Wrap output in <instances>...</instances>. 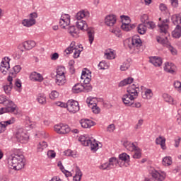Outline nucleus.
<instances>
[{
  "label": "nucleus",
  "mask_w": 181,
  "mask_h": 181,
  "mask_svg": "<svg viewBox=\"0 0 181 181\" xmlns=\"http://www.w3.org/2000/svg\"><path fill=\"white\" fill-rule=\"evenodd\" d=\"M0 103H4L5 107L0 108V115L5 113H13L16 116H21L22 112L18 107L14 104V103L6 98V95H0Z\"/></svg>",
  "instance_id": "1"
},
{
  "label": "nucleus",
  "mask_w": 181,
  "mask_h": 181,
  "mask_svg": "<svg viewBox=\"0 0 181 181\" xmlns=\"http://www.w3.org/2000/svg\"><path fill=\"white\" fill-rule=\"evenodd\" d=\"M25 165V159L23 155L21 153H14L8 159V165L11 169L16 170H21L24 168Z\"/></svg>",
  "instance_id": "2"
},
{
  "label": "nucleus",
  "mask_w": 181,
  "mask_h": 181,
  "mask_svg": "<svg viewBox=\"0 0 181 181\" xmlns=\"http://www.w3.org/2000/svg\"><path fill=\"white\" fill-rule=\"evenodd\" d=\"M89 16H90V13L86 10H82L81 11L77 12L75 18L77 21L76 22V25L78 30H88V27L86 21L83 19H88Z\"/></svg>",
  "instance_id": "3"
},
{
  "label": "nucleus",
  "mask_w": 181,
  "mask_h": 181,
  "mask_svg": "<svg viewBox=\"0 0 181 181\" xmlns=\"http://www.w3.org/2000/svg\"><path fill=\"white\" fill-rule=\"evenodd\" d=\"M78 140L81 141L82 145L84 146H90V149L93 151H96L99 147H101L98 144V141H96L93 138L90 139L89 137L86 136V135L81 136L79 137Z\"/></svg>",
  "instance_id": "4"
},
{
  "label": "nucleus",
  "mask_w": 181,
  "mask_h": 181,
  "mask_svg": "<svg viewBox=\"0 0 181 181\" xmlns=\"http://www.w3.org/2000/svg\"><path fill=\"white\" fill-rule=\"evenodd\" d=\"M142 41L138 35H134L132 39V43L129 48L132 53H139L141 51Z\"/></svg>",
  "instance_id": "5"
},
{
  "label": "nucleus",
  "mask_w": 181,
  "mask_h": 181,
  "mask_svg": "<svg viewBox=\"0 0 181 181\" xmlns=\"http://www.w3.org/2000/svg\"><path fill=\"white\" fill-rule=\"evenodd\" d=\"M83 51L81 45H76V42H72L71 45L65 49V52L69 54L74 52V58L78 59L80 57L81 52Z\"/></svg>",
  "instance_id": "6"
},
{
  "label": "nucleus",
  "mask_w": 181,
  "mask_h": 181,
  "mask_svg": "<svg viewBox=\"0 0 181 181\" xmlns=\"http://www.w3.org/2000/svg\"><path fill=\"white\" fill-rule=\"evenodd\" d=\"M14 138L16 139L18 142L25 144L29 139V136L26 130L23 127H18L16 132H14Z\"/></svg>",
  "instance_id": "7"
},
{
  "label": "nucleus",
  "mask_w": 181,
  "mask_h": 181,
  "mask_svg": "<svg viewBox=\"0 0 181 181\" xmlns=\"http://www.w3.org/2000/svg\"><path fill=\"white\" fill-rule=\"evenodd\" d=\"M38 15L37 12H33L30 13L29 18L23 19L21 24L25 28H30L37 23L36 19L37 18Z\"/></svg>",
  "instance_id": "8"
},
{
  "label": "nucleus",
  "mask_w": 181,
  "mask_h": 181,
  "mask_svg": "<svg viewBox=\"0 0 181 181\" xmlns=\"http://www.w3.org/2000/svg\"><path fill=\"white\" fill-rule=\"evenodd\" d=\"M156 41L160 45H163L164 47H167L169 51L171 52L172 55L176 56L177 54V51L176 48H174L170 45L168 40V37H165L164 38L162 37H156Z\"/></svg>",
  "instance_id": "9"
},
{
  "label": "nucleus",
  "mask_w": 181,
  "mask_h": 181,
  "mask_svg": "<svg viewBox=\"0 0 181 181\" xmlns=\"http://www.w3.org/2000/svg\"><path fill=\"white\" fill-rule=\"evenodd\" d=\"M66 109L69 112L76 114L80 110L78 102L74 100H69L67 101Z\"/></svg>",
  "instance_id": "10"
},
{
  "label": "nucleus",
  "mask_w": 181,
  "mask_h": 181,
  "mask_svg": "<svg viewBox=\"0 0 181 181\" xmlns=\"http://www.w3.org/2000/svg\"><path fill=\"white\" fill-rule=\"evenodd\" d=\"M54 131L59 134H66L71 132V128L69 125L58 124L54 126Z\"/></svg>",
  "instance_id": "11"
},
{
  "label": "nucleus",
  "mask_w": 181,
  "mask_h": 181,
  "mask_svg": "<svg viewBox=\"0 0 181 181\" xmlns=\"http://www.w3.org/2000/svg\"><path fill=\"white\" fill-rule=\"evenodd\" d=\"M10 69V59L8 57H4L1 63L0 72L4 75H6Z\"/></svg>",
  "instance_id": "12"
},
{
  "label": "nucleus",
  "mask_w": 181,
  "mask_h": 181,
  "mask_svg": "<svg viewBox=\"0 0 181 181\" xmlns=\"http://www.w3.org/2000/svg\"><path fill=\"white\" fill-rule=\"evenodd\" d=\"M119 167L120 168H127L129 165L130 157L126 153H122L119 156Z\"/></svg>",
  "instance_id": "13"
},
{
  "label": "nucleus",
  "mask_w": 181,
  "mask_h": 181,
  "mask_svg": "<svg viewBox=\"0 0 181 181\" xmlns=\"http://www.w3.org/2000/svg\"><path fill=\"white\" fill-rule=\"evenodd\" d=\"M71 23V16L69 14H62L59 19V25L62 29H66Z\"/></svg>",
  "instance_id": "14"
},
{
  "label": "nucleus",
  "mask_w": 181,
  "mask_h": 181,
  "mask_svg": "<svg viewBox=\"0 0 181 181\" xmlns=\"http://www.w3.org/2000/svg\"><path fill=\"white\" fill-rule=\"evenodd\" d=\"M151 176L155 181H164L166 178V173L154 170L151 172Z\"/></svg>",
  "instance_id": "15"
},
{
  "label": "nucleus",
  "mask_w": 181,
  "mask_h": 181,
  "mask_svg": "<svg viewBox=\"0 0 181 181\" xmlns=\"http://www.w3.org/2000/svg\"><path fill=\"white\" fill-rule=\"evenodd\" d=\"M13 76H8V82L3 86V88L6 95H10V93L12 92L13 88Z\"/></svg>",
  "instance_id": "16"
},
{
  "label": "nucleus",
  "mask_w": 181,
  "mask_h": 181,
  "mask_svg": "<svg viewBox=\"0 0 181 181\" xmlns=\"http://www.w3.org/2000/svg\"><path fill=\"white\" fill-rule=\"evenodd\" d=\"M137 97H135L132 95H130L126 93L125 94L123 95L122 100L125 105L131 106L134 104V100Z\"/></svg>",
  "instance_id": "17"
},
{
  "label": "nucleus",
  "mask_w": 181,
  "mask_h": 181,
  "mask_svg": "<svg viewBox=\"0 0 181 181\" xmlns=\"http://www.w3.org/2000/svg\"><path fill=\"white\" fill-rule=\"evenodd\" d=\"M139 92H140L139 85H135V84L130 85L127 90V93H128L130 95H134L136 98L138 97Z\"/></svg>",
  "instance_id": "18"
},
{
  "label": "nucleus",
  "mask_w": 181,
  "mask_h": 181,
  "mask_svg": "<svg viewBox=\"0 0 181 181\" xmlns=\"http://www.w3.org/2000/svg\"><path fill=\"white\" fill-rule=\"evenodd\" d=\"M16 122V119L12 117L9 120L1 121L0 122V134L6 132L7 127L8 125H12Z\"/></svg>",
  "instance_id": "19"
},
{
  "label": "nucleus",
  "mask_w": 181,
  "mask_h": 181,
  "mask_svg": "<svg viewBox=\"0 0 181 181\" xmlns=\"http://www.w3.org/2000/svg\"><path fill=\"white\" fill-rule=\"evenodd\" d=\"M90 74L91 72L88 69H85L83 71H82L81 81L83 82L84 84H88L91 80Z\"/></svg>",
  "instance_id": "20"
},
{
  "label": "nucleus",
  "mask_w": 181,
  "mask_h": 181,
  "mask_svg": "<svg viewBox=\"0 0 181 181\" xmlns=\"http://www.w3.org/2000/svg\"><path fill=\"white\" fill-rule=\"evenodd\" d=\"M105 23L107 26L112 27L117 23V16L115 15H107L105 18Z\"/></svg>",
  "instance_id": "21"
},
{
  "label": "nucleus",
  "mask_w": 181,
  "mask_h": 181,
  "mask_svg": "<svg viewBox=\"0 0 181 181\" xmlns=\"http://www.w3.org/2000/svg\"><path fill=\"white\" fill-rule=\"evenodd\" d=\"M21 47H24L25 50H26V51H30L33 48L36 47V42L33 41V40L25 41L24 42H22L18 48L21 49Z\"/></svg>",
  "instance_id": "22"
},
{
  "label": "nucleus",
  "mask_w": 181,
  "mask_h": 181,
  "mask_svg": "<svg viewBox=\"0 0 181 181\" xmlns=\"http://www.w3.org/2000/svg\"><path fill=\"white\" fill-rule=\"evenodd\" d=\"M168 23L169 20L165 19L161 23H159L158 26L160 28V30L161 33H163L165 35H168Z\"/></svg>",
  "instance_id": "23"
},
{
  "label": "nucleus",
  "mask_w": 181,
  "mask_h": 181,
  "mask_svg": "<svg viewBox=\"0 0 181 181\" xmlns=\"http://www.w3.org/2000/svg\"><path fill=\"white\" fill-rule=\"evenodd\" d=\"M149 62L151 63L155 67H160L163 61L162 60L161 57L153 56L149 57Z\"/></svg>",
  "instance_id": "24"
},
{
  "label": "nucleus",
  "mask_w": 181,
  "mask_h": 181,
  "mask_svg": "<svg viewBox=\"0 0 181 181\" xmlns=\"http://www.w3.org/2000/svg\"><path fill=\"white\" fill-rule=\"evenodd\" d=\"M29 78L31 81H35V82H42L43 81L44 78L43 76L37 71H33L30 74Z\"/></svg>",
  "instance_id": "25"
},
{
  "label": "nucleus",
  "mask_w": 181,
  "mask_h": 181,
  "mask_svg": "<svg viewBox=\"0 0 181 181\" xmlns=\"http://www.w3.org/2000/svg\"><path fill=\"white\" fill-rule=\"evenodd\" d=\"M164 71L169 74H173L175 73L176 66L172 62H165L164 64Z\"/></svg>",
  "instance_id": "26"
},
{
  "label": "nucleus",
  "mask_w": 181,
  "mask_h": 181,
  "mask_svg": "<svg viewBox=\"0 0 181 181\" xmlns=\"http://www.w3.org/2000/svg\"><path fill=\"white\" fill-rule=\"evenodd\" d=\"M136 144V143H131L128 141H124L123 142V146L130 152H134L136 149L139 148Z\"/></svg>",
  "instance_id": "27"
},
{
  "label": "nucleus",
  "mask_w": 181,
  "mask_h": 181,
  "mask_svg": "<svg viewBox=\"0 0 181 181\" xmlns=\"http://www.w3.org/2000/svg\"><path fill=\"white\" fill-rule=\"evenodd\" d=\"M105 57L107 60H113L116 59V52L112 49H107L105 52Z\"/></svg>",
  "instance_id": "28"
},
{
  "label": "nucleus",
  "mask_w": 181,
  "mask_h": 181,
  "mask_svg": "<svg viewBox=\"0 0 181 181\" xmlns=\"http://www.w3.org/2000/svg\"><path fill=\"white\" fill-rule=\"evenodd\" d=\"M80 124L81 127L84 129H89L91 127L95 125V122L93 120H90L87 119H82L80 121Z\"/></svg>",
  "instance_id": "29"
},
{
  "label": "nucleus",
  "mask_w": 181,
  "mask_h": 181,
  "mask_svg": "<svg viewBox=\"0 0 181 181\" xmlns=\"http://www.w3.org/2000/svg\"><path fill=\"white\" fill-rule=\"evenodd\" d=\"M166 139L163 136H160L156 139V144L160 145L163 150H166Z\"/></svg>",
  "instance_id": "30"
},
{
  "label": "nucleus",
  "mask_w": 181,
  "mask_h": 181,
  "mask_svg": "<svg viewBox=\"0 0 181 181\" xmlns=\"http://www.w3.org/2000/svg\"><path fill=\"white\" fill-rule=\"evenodd\" d=\"M107 163L110 169L117 168L118 165L119 166V160L116 157L110 158Z\"/></svg>",
  "instance_id": "31"
},
{
  "label": "nucleus",
  "mask_w": 181,
  "mask_h": 181,
  "mask_svg": "<svg viewBox=\"0 0 181 181\" xmlns=\"http://www.w3.org/2000/svg\"><path fill=\"white\" fill-rule=\"evenodd\" d=\"M68 33L73 37H78L79 30L74 25L68 28Z\"/></svg>",
  "instance_id": "32"
},
{
  "label": "nucleus",
  "mask_w": 181,
  "mask_h": 181,
  "mask_svg": "<svg viewBox=\"0 0 181 181\" xmlns=\"http://www.w3.org/2000/svg\"><path fill=\"white\" fill-rule=\"evenodd\" d=\"M153 95L151 89L146 88L143 93H141V96L144 100H151Z\"/></svg>",
  "instance_id": "33"
},
{
  "label": "nucleus",
  "mask_w": 181,
  "mask_h": 181,
  "mask_svg": "<svg viewBox=\"0 0 181 181\" xmlns=\"http://www.w3.org/2000/svg\"><path fill=\"white\" fill-rule=\"evenodd\" d=\"M22 70V67L21 65H16L12 68V70L9 73V76H12V78L13 77H16V74L20 73Z\"/></svg>",
  "instance_id": "34"
},
{
  "label": "nucleus",
  "mask_w": 181,
  "mask_h": 181,
  "mask_svg": "<svg viewBox=\"0 0 181 181\" xmlns=\"http://www.w3.org/2000/svg\"><path fill=\"white\" fill-rule=\"evenodd\" d=\"M134 79L133 77H128L124 78V80H122L119 84V87H124L127 86L131 83H132L134 82Z\"/></svg>",
  "instance_id": "35"
},
{
  "label": "nucleus",
  "mask_w": 181,
  "mask_h": 181,
  "mask_svg": "<svg viewBox=\"0 0 181 181\" xmlns=\"http://www.w3.org/2000/svg\"><path fill=\"white\" fill-rule=\"evenodd\" d=\"M36 100L42 105H45L47 104V98L43 93L38 94Z\"/></svg>",
  "instance_id": "36"
},
{
  "label": "nucleus",
  "mask_w": 181,
  "mask_h": 181,
  "mask_svg": "<svg viewBox=\"0 0 181 181\" xmlns=\"http://www.w3.org/2000/svg\"><path fill=\"white\" fill-rule=\"evenodd\" d=\"M84 90V85L81 83H76L72 88V92L74 93H80Z\"/></svg>",
  "instance_id": "37"
},
{
  "label": "nucleus",
  "mask_w": 181,
  "mask_h": 181,
  "mask_svg": "<svg viewBox=\"0 0 181 181\" xmlns=\"http://www.w3.org/2000/svg\"><path fill=\"white\" fill-rule=\"evenodd\" d=\"M48 144L46 141H41L37 144L36 149L37 153H42L43 150L47 148Z\"/></svg>",
  "instance_id": "38"
},
{
  "label": "nucleus",
  "mask_w": 181,
  "mask_h": 181,
  "mask_svg": "<svg viewBox=\"0 0 181 181\" xmlns=\"http://www.w3.org/2000/svg\"><path fill=\"white\" fill-rule=\"evenodd\" d=\"M162 98L165 103H168L170 105H174V99L168 93H163Z\"/></svg>",
  "instance_id": "39"
},
{
  "label": "nucleus",
  "mask_w": 181,
  "mask_h": 181,
  "mask_svg": "<svg viewBox=\"0 0 181 181\" xmlns=\"http://www.w3.org/2000/svg\"><path fill=\"white\" fill-rule=\"evenodd\" d=\"M172 37L174 38H180L181 37V27L180 25H177L175 29L172 32Z\"/></svg>",
  "instance_id": "40"
},
{
  "label": "nucleus",
  "mask_w": 181,
  "mask_h": 181,
  "mask_svg": "<svg viewBox=\"0 0 181 181\" xmlns=\"http://www.w3.org/2000/svg\"><path fill=\"white\" fill-rule=\"evenodd\" d=\"M66 83L65 76H56V83L59 86H62Z\"/></svg>",
  "instance_id": "41"
},
{
  "label": "nucleus",
  "mask_w": 181,
  "mask_h": 181,
  "mask_svg": "<svg viewBox=\"0 0 181 181\" xmlns=\"http://www.w3.org/2000/svg\"><path fill=\"white\" fill-rule=\"evenodd\" d=\"M172 22L174 25L181 23V13L178 14H174L172 16Z\"/></svg>",
  "instance_id": "42"
},
{
  "label": "nucleus",
  "mask_w": 181,
  "mask_h": 181,
  "mask_svg": "<svg viewBox=\"0 0 181 181\" xmlns=\"http://www.w3.org/2000/svg\"><path fill=\"white\" fill-rule=\"evenodd\" d=\"M57 165L59 168L62 173H64L66 177H71L72 176V173L70 171H67L64 169L61 161L58 162Z\"/></svg>",
  "instance_id": "43"
},
{
  "label": "nucleus",
  "mask_w": 181,
  "mask_h": 181,
  "mask_svg": "<svg viewBox=\"0 0 181 181\" xmlns=\"http://www.w3.org/2000/svg\"><path fill=\"white\" fill-rule=\"evenodd\" d=\"M147 28L146 24L141 23L138 25L137 27V31L140 35H144L147 30Z\"/></svg>",
  "instance_id": "44"
},
{
  "label": "nucleus",
  "mask_w": 181,
  "mask_h": 181,
  "mask_svg": "<svg viewBox=\"0 0 181 181\" xmlns=\"http://www.w3.org/2000/svg\"><path fill=\"white\" fill-rule=\"evenodd\" d=\"M162 164L164 166H170L173 164L172 157H164L162 160Z\"/></svg>",
  "instance_id": "45"
},
{
  "label": "nucleus",
  "mask_w": 181,
  "mask_h": 181,
  "mask_svg": "<svg viewBox=\"0 0 181 181\" xmlns=\"http://www.w3.org/2000/svg\"><path fill=\"white\" fill-rule=\"evenodd\" d=\"M81 177H82L81 171L80 170L79 168H76L75 175L73 177V181H81Z\"/></svg>",
  "instance_id": "46"
},
{
  "label": "nucleus",
  "mask_w": 181,
  "mask_h": 181,
  "mask_svg": "<svg viewBox=\"0 0 181 181\" xmlns=\"http://www.w3.org/2000/svg\"><path fill=\"white\" fill-rule=\"evenodd\" d=\"M99 69L105 70L109 69L110 64L108 62H105V61H102L98 64Z\"/></svg>",
  "instance_id": "47"
},
{
  "label": "nucleus",
  "mask_w": 181,
  "mask_h": 181,
  "mask_svg": "<svg viewBox=\"0 0 181 181\" xmlns=\"http://www.w3.org/2000/svg\"><path fill=\"white\" fill-rule=\"evenodd\" d=\"M133 158L134 159H140L141 158V150L140 148H138L137 149L133 151Z\"/></svg>",
  "instance_id": "48"
},
{
  "label": "nucleus",
  "mask_w": 181,
  "mask_h": 181,
  "mask_svg": "<svg viewBox=\"0 0 181 181\" xmlns=\"http://www.w3.org/2000/svg\"><path fill=\"white\" fill-rule=\"evenodd\" d=\"M88 35L89 37V42L91 45L94 41V30L93 29L88 30Z\"/></svg>",
  "instance_id": "49"
},
{
  "label": "nucleus",
  "mask_w": 181,
  "mask_h": 181,
  "mask_svg": "<svg viewBox=\"0 0 181 181\" xmlns=\"http://www.w3.org/2000/svg\"><path fill=\"white\" fill-rule=\"evenodd\" d=\"M66 69L64 66H58L56 76H65Z\"/></svg>",
  "instance_id": "50"
},
{
  "label": "nucleus",
  "mask_w": 181,
  "mask_h": 181,
  "mask_svg": "<svg viewBox=\"0 0 181 181\" xmlns=\"http://www.w3.org/2000/svg\"><path fill=\"white\" fill-rule=\"evenodd\" d=\"M121 28L122 30H124L125 32H128L133 29V25H132L130 23L129 24H122Z\"/></svg>",
  "instance_id": "51"
},
{
  "label": "nucleus",
  "mask_w": 181,
  "mask_h": 181,
  "mask_svg": "<svg viewBox=\"0 0 181 181\" xmlns=\"http://www.w3.org/2000/svg\"><path fill=\"white\" fill-rule=\"evenodd\" d=\"M96 103H97V99L95 98H88V99H86V103H88L90 107H93L94 104Z\"/></svg>",
  "instance_id": "52"
},
{
  "label": "nucleus",
  "mask_w": 181,
  "mask_h": 181,
  "mask_svg": "<svg viewBox=\"0 0 181 181\" xmlns=\"http://www.w3.org/2000/svg\"><path fill=\"white\" fill-rule=\"evenodd\" d=\"M36 136L42 139H47L49 137V134L45 131H42V132H37L36 134Z\"/></svg>",
  "instance_id": "53"
},
{
  "label": "nucleus",
  "mask_w": 181,
  "mask_h": 181,
  "mask_svg": "<svg viewBox=\"0 0 181 181\" xmlns=\"http://www.w3.org/2000/svg\"><path fill=\"white\" fill-rule=\"evenodd\" d=\"M130 67V63L128 61H125L122 65L120 66V69L122 71H125L128 70V69Z\"/></svg>",
  "instance_id": "54"
},
{
  "label": "nucleus",
  "mask_w": 181,
  "mask_h": 181,
  "mask_svg": "<svg viewBox=\"0 0 181 181\" xmlns=\"http://www.w3.org/2000/svg\"><path fill=\"white\" fill-rule=\"evenodd\" d=\"M173 87L177 90V91L181 93V82L176 81L173 83Z\"/></svg>",
  "instance_id": "55"
},
{
  "label": "nucleus",
  "mask_w": 181,
  "mask_h": 181,
  "mask_svg": "<svg viewBox=\"0 0 181 181\" xmlns=\"http://www.w3.org/2000/svg\"><path fill=\"white\" fill-rule=\"evenodd\" d=\"M92 109V112L95 114H99L101 111V109L100 107L97 106V104L95 103L93 106H90Z\"/></svg>",
  "instance_id": "56"
},
{
  "label": "nucleus",
  "mask_w": 181,
  "mask_h": 181,
  "mask_svg": "<svg viewBox=\"0 0 181 181\" xmlns=\"http://www.w3.org/2000/svg\"><path fill=\"white\" fill-rule=\"evenodd\" d=\"M122 24H130L131 20L128 16H122Z\"/></svg>",
  "instance_id": "57"
},
{
  "label": "nucleus",
  "mask_w": 181,
  "mask_h": 181,
  "mask_svg": "<svg viewBox=\"0 0 181 181\" xmlns=\"http://www.w3.org/2000/svg\"><path fill=\"white\" fill-rule=\"evenodd\" d=\"M59 94L57 91L53 90L52 92L50 93L49 94V98L51 100H55L59 97Z\"/></svg>",
  "instance_id": "58"
},
{
  "label": "nucleus",
  "mask_w": 181,
  "mask_h": 181,
  "mask_svg": "<svg viewBox=\"0 0 181 181\" xmlns=\"http://www.w3.org/2000/svg\"><path fill=\"white\" fill-rule=\"evenodd\" d=\"M47 156H48L49 158L53 159L56 157V153L54 150H49L48 152H47Z\"/></svg>",
  "instance_id": "59"
},
{
  "label": "nucleus",
  "mask_w": 181,
  "mask_h": 181,
  "mask_svg": "<svg viewBox=\"0 0 181 181\" xmlns=\"http://www.w3.org/2000/svg\"><path fill=\"white\" fill-rule=\"evenodd\" d=\"M99 169H100V170H110L111 168H110V165L108 164V163H103V164H100L99 165Z\"/></svg>",
  "instance_id": "60"
},
{
  "label": "nucleus",
  "mask_w": 181,
  "mask_h": 181,
  "mask_svg": "<svg viewBox=\"0 0 181 181\" xmlns=\"http://www.w3.org/2000/svg\"><path fill=\"white\" fill-rule=\"evenodd\" d=\"M110 32L112 33L117 37H122L121 31L119 30L112 29Z\"/></svg>",
  "instance_id": "61"
},
{
  "label": "nucleus",
  "mask_w": 181,
  "mask_h": 181,
  "mask_svg": "<svg viewBox=\"0 0 181 181\" xmlns=\"http://www.w3.org/2000/svg\"><path fill=\"white\" fill-rule=\"evenodd\" d=\"M148 14H144L141 16V22L143 23H146L148 21Z\"/></svg>",
  "instance_id": "62"
},
{
  "label": "nucleus",
  "mask_w": 181,
  "mask_h": 181,
  "mask_svg": "<svg viewBox=\"0 0 181 181\" xmlns=\"http://www.w3.org/2000/svg\"><path fill=\"white\" fill-rule=\"evenodd\" d=\"M55 105H57L58 107H60L61 108H66L67 107V103H65L64 102L57 101L55 103Z\"/></svg>",
  "instance_id": "63"
},
{
  "label": "nucleus",
  "mask_w": 181,
  "mask_h": 181,
  "mask_svg": "<svg viewBox=\"0 0 181 181\" xmlns=\"http://www.w3.org/2000/svg\"><path fill=\"white\" fill-rule=\"evenodd\" d=\"M144 24H146V28H148V29L153 30L155 28V24L152 21L145 23Z\"/></svg>",
  "instance_id": "64"
}]
</instances>
